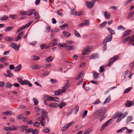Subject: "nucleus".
Returning a JSON list of instances; mask_svg holds the SVG:
<instances>
[{
    "label": "nucleus",
    "instance_id": "nucleus-1",
    "mask_svg": "<svg viewBox=\"0 0 134 134\" xmlns=\"http://www.w3.org/2000/svg\"><path fill=\"white\" fill-rule=\"evenodd\" d=\"M66 84L62 88V89L58 90L55 91V95L58 96L61 94L62 92L64 93L68 89L70 85L69 84V81H66Z\"/></svg>",
    "mask_w": 134,
    "mask_h": 134
},
{
    "label": "nucleus",
    "instance_id": "nucleus-31",
    "mask_svg": "<svg viewBox=\"0 0 134 134\" xmlns=\"http://www.w3.org/2000/svg\"><path fill=\"white\" fill-rule=\"evenodd\" d=\"M59 47H67V44L65 43H63V44L59 43L58 45Z\"/></svg>",
    "mask_w": 134,
    "mask_h": 134
},
{
    "label": "nucleus",
    "instance_id": "nucleus-49",
    "mask_svg": "<svg viewBox=\"0 0 134 134\" xmlns=\"http://www.w3.org/2000/svg\"><path fill=\"white\" fill-rule=\"evenodd\" d=\"M26 131L25 132L26 134H28V133L30 132H32V129H26Z\"/></svg>",
    "mask_w": 134,
    "mask_h": 134
},
{
    "label": "nucleus",
    "instance_id": "nucleus-16",
    "mask_svg": "<svg viewBox=\"0 0 134 134\" xmlns=\"http://www.w3.org/2000/svg\"><path fill=\"white\" fill-rule=\"evenodd\" d=\"M66 47V49L67 50H71L75 49V47L74 46H68L67 45Z\"/></svg>",
    "mask_w": 134,
    "mask_h": 134
},
{
    "label": "nucleus",
    "instance_id": "nucleus-53",
    "mask_svg": "<svg viewBox=\"0 0 134 134\" xmlns=\"http://www.w3.org/2000/svg\"><path fill=\"white\" fill-rule=\"evenodd\" d=\"M43 132L45 133H48L49 132V129L48 128L45 129L43 130Z\"/></svg>",
    "mask_w": 134,
    "mask_h": 134
},
{
    "label": "nucleus",
    "instance_id": "nucleus-40",
    "mask_svg": "<svg viewBox=\"0 0 134 134\" xmlns=\"http://www.w3.org/2000/svg\"><path fill=\"white\" fill-rule=\"evenodd\" d=\"M74 122V121H72L70 123L66 124L65 125L66 126V128H68L72 125Z\"/></svg>",
    "mask_w": 134,
    "mask_h": 134
},
{
    "label": "nucleus",
    "instance_id": "nucleus-3",
    "mask_svg": "<svg viewBox=\"0 0 134 134\" xmlns=\"http://www.w3.org/2000/svg\"><path fill=\"white\" fill-rule=\"evenodd\" d=\"M119 56L118 55H116L110 59H109V62L108 66H110L111 64L113 63L114 62H115L116 60L118 59L119 58Z\"/></svg>",
    "mask_w": 134,
    "mask_h": 134
},
{
    "label": "nucleus",
    "instance_id": "nucleus-33",
    "mask_svg": "<svg viewBox=\"0 0 134 134\" xmlns=\"http://www.w3.org/2000/svg\"><path fill=\"white\" fill-rule=\"evenodd\" d=\"M12 86H13V85L11 84L9 82H7L5 84L6 87L10 89L11 88V87Z\"/></svg>",
    "mask_w": 134,
    "mask_h": 134
},
{
    "label": "nucleus",
    "instance_id": "nucleus-19",
    "mask_svg": "<svg viewBox=\"0 0 134 134\" xmlns=\"http://www.w3.org/2000/svg\"><path fill=\"white\" fill-rule=\"evenodd\" d=\"M98 57L97 54L94 53L91 56L90 58V59H94L98 58Z\"/></svg>",
    "mask_w": 134,
    "mask_h": 134
},
{
    "label": "nucleus",
    "instance_id": "nucleus-32",
    "mask_svg": "<svg viewBox=\"0 0 134 134\" xmlns=\"http://www.w3.org/2000/svg\"><path fill=\"white\" fill-rule=\"evenodd\" d=\"M131 87H129L126 89L124 91V94H125L131 91Z\"/></svg>",
    "mask_w": 134,
    "mask_h": 134
},
{
    "label": "nucleus",
    "instance_id": "nucleus-17",
    "mask_svg": "<svg viewBox=\"0 0 134 134\" xmlns=\"http://www.w3.org/2000/svg\"><path fill=\"white\" fill-rule=\"evenodd\" d=\"M104 15L105 19H109L110 16V13L108 12H106L104 13Z\"/></svg>",
    "mask_w": 134,
    "mask_h": 134
},
{
    "label": "nucleus",
    "instance_id": "nucleus-55",
    "mask_svg": "<svg viewBox=\"0 0 134 134\" xmlns=\"http://www.w3.org/2000/svg\"><path fill=\"white\" fill-rule=\"evenodd\" d=\"M4 129L8 131H12V128L8 127H5Z\"/></svg>",
    "mask_w": 134,
    "mask_h": 134
},
{
    "label": "nucleus",
    "instance_id": "nucleus-12",
    "mask_svg": "<svg viewBox=\"0 0 134 134\" xmlns=\"http://www.w3.org/2000/svg\"><path fill=\"white\" fill-rule=\"evenodd\" d=\"M17 44L16 43H12L9 46L12 48H14L15 50L18 51V48L17 47Z\"/></svg>",
    "mask_w": 134,
    "mask_h": 134
},
{
    "label": "nucleus",
    "instance_id": "nucleus-41",
    "mask_svg": "<svg viewBox=\"0 0 134 134\" xmlns=\"http://www.w3.org/2000/svg\"><path fill=\"white\" fill-rule=\"evenodd\" d=\"M134 41V35H133L131 37L130 40L129 41V43H132Z\"/></svg>",
    "mask_w": 134,
    "mask_h": 134
},
{
    "label": "nucleus",
    "instance_id": "nucleus-43",
    "mask_svg": "<svg viewBox=\"0 0 134 134\" xmlns=\"http://www.w3.org/2000/svg\"><path fill=\"white\" fill-rule=\"evenodd\" d=\"M66 105V103L64 102H62L60 103L59 106L60 108H62L63 107Z\"/></svg>",
    "mask_w": 134,
    "mask_h": 134
},
{
    "label": "nucleus",
    "instance_id": "nucleus-50",
    "mask_svg": "<svg viewBox=\"0 0 134 134\" xmlns=\"http://www.w3.org/2000/svg\"><path fill=\"white\" fill-rule=\"evenodd\" d=\"M134 13V12L133 11H132V12H131L129 13V15L127 16V18H131L132 16Z\"/></svg>",
    "mask_w": 134,
    "mask_h": 134
},
{
    "label": "nucleus",
    "instance_id": "nucleus-29",
    "mask_svg": "<svg viewBox=\"0 0 134 134\" xmlns=\"http://www.w3.org/2000/svg\"><path fill=\"white\" fill-rule=\"evenodd\" d=\"M107 29L109 31V32L111 34L114 35L115 34V32L113 31L112 29L111 28L108 27Z\"/></svg>",
    "mask_w": 134,
    "mask_h": 134
},
{
    "label": "nucleus",
    "instance_id": "nucleus-35",
    "mask_svg": "<svg viewBox=\"0 0 134 134\" xmlns=\"http://www.w3.org/2000/svg\"><path fill=\"white\" fill-rule=\"evenodd\" d=\"M51 66L50 64H43L42 66V67L43 68H46L49 67Z\"/></svg>",
    "mask_w": 134,
    "mask_h": 134
},
{
    "label": "nucleus",
    "instance_id": "nucleus-7",
    "mask_svg": "<svg viewBox=\"0 0 134 134\" xmlns=\"http://www.w3.org/2000/svg\"><path fill=\"white\" fill-rule=\"evenodd\" d=\"M95 3V2L93 1L92 0V1L90 2H86V5L89 8H91L93 6Z\"/></svg>",
    "mask_w": 134,
    "mask_h": 134
},
{
    "label": "nucleus",
    "instance_id": "nucleus-60",
    "mask_svg": "<svg viewBox=\"0 0 134 134\" xmlns=\"http://www.w3.org/2000/svg\"><path fill=\"white\" fill-rule=\"evenodd\" d=\"M7 58L5 57L2 58H0V61L2 62H4L7 60Z\"/></svg>",
    "mask_w": 134,
    "mask_h": 134
},
{
    "label": "nucleus",
    "instance_id": "nucleus-48",
    "mask_svg": "<svg viewBox=\"0 0 134 134\" xmlns=\"http://www.w3.org/2000/svg\"><path fill=\"white\" fill-rule=\"evenodd\" d=\"M84 25H88L90 23V21L89 20H87L85 21V22H83Z\"/></svg>",
    "mask_w": 134,
    "mask_h": 134
},
{
    "label": "nucleus",
    "instance_id": "nucleus-46",
    "mask_svg": "<svg viewBox=\"0 0 134 134\" xmlns=\"http://www.w3.org/2000/svg\"><path fill=\"white\" fill-rule=\"evenodd\" d=\"M75 36L78 37H80L81 36L80 34L76 31L75 30Z\"/></svg>",
    "mask_w": 134,
    "mask_h": 134
},
{
    "label": "nucleus",
    "instance_id": "nucleus-58",
    "mask_svg": "<svg viewBox=\"0 0 134 134\" xmlns=\"http://www.w3.org/2000/svg\"><path fill=\"white\" fill-rule=\"evenodd\" d=\"M107 22L105 21L103 23L100 25V26L101 27H103L105 26L106 25Z\"/></svg>",
    "mask_w": 134,
    "mask_h": 134
},
{
    "label": "nucleus",
    "instance_id": "nucleus-2",
    "mask_svg": "<svg viewBox=\"0 0 134 134\" xmlns=\"http://www.w3.org/2000/svg\"><path fill=\"white\" fill-rule=\"evenodd\" d=\"M126 116V115L125 114H123L121 112H120L115 114L114 115V119L118 118L116 122H119L121 119L125 118Z\"/></svg>",
    "mask_w": 134,
    "mask_h": 134
},
{
    "label": "nucleus",
    "instance_id": "nucleus-15",
    "mask_svg": "<svg viewBox=\"0 0 134 134\" xmlns=\"http://www.w3.org/2000/svg\"><path fill=\"white\" fill-rule=\"evenodd\" d=\"M11 70H8L7 71V72L8 73L7 74H5L4 76L7 77H11L12 76H13V74L10 72Z\"/></svg>",
    "mask_w": 134,
    "mask_h": 134
},
{
    "label": "nucleus",
    "instance_id": "nucleus-20",
    "mask_svg": "<svg viewBox=\"0 0 134 134\" xmlns=\"http://www.w3.org/2000/svg\"><path fill=\"white\" fill-rule=\"evenodd\" d=\"M4 39L6 41H11L14 40V38L9 37H6L4 38Z\"/></svg>",
    "mask_w": 134,
    "mask_h": 134
},
{
    "label": "nucleus",
    "instance_id": "nucleus-6",
    "mask_svg": "<svg viewBox=\"0 0 134 134\" xmlns=\"http://www.w3.org/2000/svg\"><path fill=\"white\" fill-rule=\"evenodd\" d=\"M112 38V36L111 35H108L104 39L103 43H106L108 42H109L111 40Z\"/></svg>",
    "mask_w": 134,
    "mask_h": 134
},
{
    "label": "nucleus",
    "instance_id": "nucleus-21",
    "mask_svg": "<svg viewBox=\"0 0 134 134\" xmlns=\"http://www.w3.org/2000/svg\"><path fill=\"white\" fill-rule=\"evenodd\" d=\"M35 11V9H31L29 10L28 12L27 15H30L34 13V12Z\"/></svg>",
    "mask_w": 134,
    "mask_h": 134
},
{
    "label": "nucleus",
    "instance_id": "nucleus-30",
    "mask_svg": "<svg viewBox=\"0 0 134 134\" xmlns=\"http://www.w3.org/2000/svg\"><path fill=\"white\" fill-rule=\"evenodd\" d=\"M83 76V74L82 72H81L79 74L78 76L76 77V80H78L82 78Z\"/></svg>",
    "mask_w": 134,
    "mask_h": 134
},
{
    "label": "nucleus",
    "instance_id": "nucleus-51",
    "mask_svg": "<svg viewBox=\"0 0 134 134\" xmlns=\"http://www.w3.org/2000/svg\"><path fill=\"white\" fill-rule=\"evenodd\" d=\"M70 14L71 15H76L77 14V13L75 10H72L71 11Z\"/></svg>",
    "mask_w": 134,
    "mask_h": 134
},
{
    "label": "nucleus",
    "instance_id": "nucleus-26",
    "mask_svg": "<svg viewBox=\"0 0 134 134\" xmlns=\"http://www.w3.org/2000/svg\"><path fill=\"white\" fill-rule=\"evenodd\" d=\"M40 47L41 49L43 50L44 49H46L49 47V46L48 45H46L44 44H43L40 45Z\"/></svg>",
    "mask_w": 134,
    "mask_h": 134
},
{
    "label": "nucleus",
    "instance_id": "nucleus-5",
    "mask_svg": "<svg viewBox=\"0 0 134 134\" xmlns=\"http://www.w3.org/2000/svg\"><path fill=\"white\" fill-rule=\"evenodd\" d=\"M32 21H30L28 23L26 24L25 25H24L18 29L17 32H19L21 31L23 29H25L26 28H28L30 24L32 23Z\"/></svg>",
    "mask_w": 134,
    "mask_h": 134
},
{
    "label": "nucleus",
    "instance_id": "nucleus-14",
    "mask_svg": "<svg viewBox=\"0 0 134 134\" xmlns=\"http://www.w3.org/2000/svg\"><path fill=\"white\" fill-rule=\"evenodd\" d=\"M131 30H128L124 32L123 35V37H126L128 36L131 32Z\"/></svg>",
    "mask_w": 134,
    "mask_h": 134
},
{
    "label": "nucleus",
    "instance_id": "nucleus-47",
    "mask_svg": "<svg viewBox=\"0 0 134 134\" xmlns=\"http://www.w3.org/2000/svg\"><path fill=\"white\" fill-rule=\"evenodd\" d=\"M20 127L21 128L23 131L26 130L27 128L26 126L24 125L20 126Z\"/></svg>",
    "mask_w": 134,
    "mask_h": 134
},
{
    "label": "nucleus",
    "instance_id": "nucleus-22",
    "mask_svg": "<svg viewBox=\"0 0 134 134\" xmlns=\"http://www.w3.org/2000/svg\"><path fill=\"white\" fill-rule=\"evenodd\" d=\"M8 17L6 15H4L1 17L0 18V20L2 21L7 20L8 19Z\"/></svg>",
    "mask_w": 134,
    "mask_h": 134
},
{
    "label": "nucleus",
    "instance_id": "nucleus-4",
    "mask_svg": "<svg viewBox=\"0 0 134 134\" xmlns=\"http://www.w3.org/2000/svg\"><path fill=\"white\" fill-rule=\"evenodd\" d=\"M112 119H111L108 120L105 123L103 124L102 126L100 128V131H102L105 128L107 125H109L112 122Z\"/></svg>",
    "mask_w": 134,
    "mask_h": 134
},
{
    "label": "nucleus",
    "instance_id": "nucleus-45",
    "mask_svg": "<svg viewBox=\"0 0 134 134\" xmlns=\"http://www.w3.org/2000/svg\"><path fill=\"white\" fill-rule=\"evenodd\" d=\"M104 109V108H102L99 109L97 110V112H98L99 114H101L103 112V110Z\"/></svg>",
    "mask_w": 134,
    "mask_h": 134
},
{
    "label": "nucleus",
    "instance_id": "nucleus-42",
    "mask_svg": "<svg viewBox=\"0 0 134 134\" xmlns=\"http://www.w3.org/2000/svg\"><path fill=\"white\" fill-rule=\"evenodd\" d=\"M33 125L35 127H39L40 126V124L38 122H35L33 124Z\"/></svg>",
    "mask_w": 134,
    "mask_h": 134
},
{
    "label": "nucleus",
    "instance_id": "nucleus-27",
    "mask_svg": "<svg viewBox=\"0 0 134 134\" xmlns=\"http://www.w3.org/2000/svg\"><path fill=\"white\" fill-rule=\"evenodd\" d=\"M41 68V66H39L38 64L32 65L31 66V68L33 69H40Z\"/></svg>",
    "mask_w": 134,
    "mask_h": 134
},
{
    "label": "nucleus",
    "instance_id": "nucleus-28",
    "mask_svg": "<svg viewBox=\"0 0 134 134\" xmlns=\"http://www.w3.org/2000/svg\"><path fill=\"white\" fill-rule=\"evenodd\" d=\"M13 28V26L6 27L4 29V31L5 32H8L12 30Z\"/></svg>",
    "mask_w": 134,
    "mask_h": 134
},
{
    "label": "nucleus",
    "instance_id": "nucleus-39",
    "mask_svg": "<svg viewBox=\"0 0 134 134\" xmlns=\"http://www.w3.org/2000/svg\"><path fill=\"white\" fill-rule=\"evenodd\" d=\"M63 33L66 37H69L71 35L67 31H64Z\"/></svg>",
    "mask_w": 134,
    "mask_h": 134
},
{
    "label": "nucleus",
    "instance_id": "nucleus-54",
    "mask_svg": "<svg viewBox=\"0 0 134 134\" xmlns=\"http://www.w3.org/2000/svg\"><path fill=\"white\" fill-rule=\"evenodd\" d=\"M126 129V133H127L130 134L133 132V131L132 130L128 129L127 128V129Z\"/></svg>",
    "mask_w": 134,
    "mask_h": 134
},
{
    "label": "nucleus",
    "instance_id": "nucleus-57",
    "mask_svg": "<svg viewBox=\"0 0 134 134\" xmlns=\"http://www.w3.org/2000/svg\"><path fill=\"white\" fill-rule=\"evenodd\" d=\"M133 119V117L132 116H130L127 118V120L128 121L130 122Z\"/></svg>",
    "mask_w": 134,
    "mask_h": 134
},
{
    "label": "nucleus",
    "instance_id": "nucleus-11",
    "mask_svg": "<svg viewBox=\"0 0 134 134\" xmlns=\"http://www.w3.org/2000/svg\"><path fill=\"white\" fill-rule=\"evenodd\" d=\"M17 80L18 82L21 84L23 85H26V80H25L23 81L20 77H18Z\"/></svg>",
    "mask_w": 134,
    "mask_h": 134
},
{
    "label": "nucleus",
    "instance_id": "nucleus-44",
    "mask_svg": "<svg viewBox=\"0 0 134 134\" xmlns=\"http://www.w3.org/2000/svg\"><path fill=\"white\" fill-rule=\"evenodd\" d=\"M41 112L42 115H44V116L47 115V113L44 109H42L41 110Z\"/></svg>",
    "mask_w": 134,
    "mask_h": 134
},
{
    "label": "nucleus",
    "instance_id": "nucleus-9",
    "mask_svg": "<svg viewBox=\"0 0 134 134\" xmlns=\"http://www.w3.org/2000/svg\"><path fill=\"white\" fill-rule=\"evenodd\" d=\"M92 73L93 74V77L94 80H96L98 78L99 74L95 71H93Z\"/></svg>",
    "mask_w": 134,
    "mask_h": 134
},
{
    "label": "nucleus",
    "instance_id": "nucleus-63",
    "mask_svg": "<svg viewBox=\"0 0 134 134\" xmlns=\"http://www.w3.org/2000/svg\"><path fill=\"white\" fill-rule=\"evenodd\" d=\"M94 115L97 118L99 117L101 115L100 114H99V113L97 112V111L94 113Z\"/></svg>",
    "mask_w": 134,
    "mask_h": 134
},
{
    "label": "nucleus",
    "instance_id": "nucleus-10",
    "mask_svg": "<svg viewBox=\"0 0 134 134\" xmlns=\"http://www.w3.org/2000/svg\"><path fill=\"white\" fill-rule=\"evenodd\" d=\"M134 104V102H131L129 100H127L126 102L125 105L127 107H130Z\"/></svg>",
    "mask_w": 134,
    "mask_h": 134
},
{
    "label": "nucleus",
    "instance_id": "nucleus-8",
    "mask_svg": "<svg viewBox=\"0 0 134 134\" xmlns=\"http://www.w3.org/2000/svg\"><path fill=\"white\" fill-rule=\"evenodd\" d=\"M92 50V48L91 47H87L86 49H85L82 52V54L83 55L87 54L88 53V52Z\"/></svg>",
    "mask_w": 134,
    "mask_h": 134
},
{
    "label": "nucleus",
    "instance_id": "nucleus-25",
    "mask_svg": "<svg viewBox=\"0 0 134 134\" xmlns=\"http://www.w3.org/2000/svg\"><path fill=\"white\" fill-rule=\"evenodd\" d=\"M53 57L52 56H51L45 59V61L47 62H51L53 60Z\"/></svg>",
    "mask_w": 134,
    "mask_h": 134
},
{
    "label": "nucleus",
    "instance_id": "nucleus-13",
    "mask_svg": "<svg viewBox=\"0 0 134 134\" xmlns=\"http://www.w3.org/2000/svg\"><path fill=\"white\" fill-rule=\"evenodd\" d=\"M44 98L45 100L47 101L53 100L52 97L49 95H44Z\"/></svg>",
    "mask_w": 134,
    "mask_h": 134
},
{
    "label": "nucleus",
    "instance_id": "nucleus-61",
    "mask_svg": "<svg viewBox=\"0 0 134 134\" xmlns=\"http://www.w3.org/2000/svg\"><path fill=\"white\" fill-rule=\"evenodd\" d=\"M16 16V15H14L11 14L9 15V17L13 19H15Z\"/></svg>",
    "mask_w": 134,
    "mask_h": 134
},
{
    "label": "nucleus",
    "instance_id": "nucleus-23",
    "mask_svg": "<svg viewBox=\"0 0 134 134\" xmlns=\"http://www.w3.org/2000/svg\"><path fill=\"white\" fill-rule=\"evenodd\" d=\"M21 68V65H19L16 67L14 69L15 71L17 72L19 71Z\"/></svg>",
    "mask_w": 134,
    "mask_h": 134
},
{
    "label": "nucleus",
    "instance_id": "nucleus-38",
    "mask_svg": "<svg viewBox=\"0 0 134 134\" xmlns=\"http://www.w3.org/2000/svg\"><path fill=\"white\" fill-rule=\"evenodd\" d=\"M59 31L60 30L59 29L55 28L54 29H52L51 30V33H52L54 32H59Z\"/></svg>",
    "mask_w": 134,
    "mask_h": 134
},
{
    "label": "nucleus",
    "instance_id": "nucleus-56",
    "mask_svg": "<svg viewBox=\"0 0 134 134\" xmlns=\"http://www.w3.org/2000/svg\"><path fill=\"white\" fill-rule=\"evenodd\" d=\"M122 29L123 30H125L126 29V28L122 26H119L117 28V29L118 30H120Z\"/></svg>",
    "mask_w": 134,
    "mask_h": 134
},
{
    "label": "nucleus",
    "instance_id": "nucleus-64",
    "mask_svg": "<svg viewBox=\"0 0 134 134\" xmlns=\"http://www.w3.org/2000/svg\"><path fill=\"white\" fill-rule=\"evenodd\" d=\"M32 132L33 134H37L38 133V131L37 129H35L34 130L32 129Z\"/></svg>",
    "mask_w": 134,
    "mask_h": 134
},
{
    "label": "nucleus",
    "instance_id": "nucleus-52",
    "mask_svg": "<svg viewBox=\"0 0 134 134\" xmlns=\"http://www.w3.org/2000/svg\"><path fill=\"white\" fill-rule=\"evenodd\" d=\"M26 85H27L30 87L32 86V84L29 81L26 80Z\"/></svg>",
    "mask_w": 134,
    "mask_h": 134
},
{
    "label": "nucleus",
    "instance_id": "nucleus-62",
    "mask_svg": "<svg viewBox=\"0 0 134 134\" xmlns=\"http://www.w3.org/2000/svg\"><path fill=\"white\" fill-rule=\"evenodd\" d=\"M104 68L103 66H101L100 68L99 71L100 72L102 73L104 71Z\"/></svg>",
    "mask_w": 134,
    "mask_h": 134
},
{
    "label": "nucleus",
    "instance_id": "nucleus-34",
    "mask_svg": "<svg viewBox=\"0 0 134 134\" xmlns=\"http://www.w3.org/2000/svg\"><path fill=\"white\" fill-rule=\"evenodd\" d=\"M111 100V98L110 96H109L106 99L105 101L103 103L104 104L109 103Z\"/></svg>",
    "mask_w": 134,
    "mask_h": 134
},
{
    "label": "nucleus",
    "instance_id": "nucleus-18",
    "mask_svg": "<svg viewBox=\"0 0 134 134\" xmlns=\"http://www.w3.org/2000/svg\"><path fill=\"white\" fill-rule=\"evenodd\" d=\"M49 106L50 107L55 108L58 107L59 106V104L57 103H52L49 104Z\"/></svg>",
    "mask_w": 134,
    "mask_h": 134
},
{
    "label": "nucleus",
    "instance_id": "nucleus-37",
    "mask_svg": "<svg viewBox=\"0 0 134 134\" xmlns=\"http://www.w3.org/2000/svg\"><path fill=\"white\" fill-rule=\"evenodd\" d=\"M33 100L34 101V104L35 105H37L38 103V101L36 99L34 98L33 99Z\"/></svg>",
    "mask_w": 134,
    "mask_h": 134
},
{
    "label": "nucleus",
    "instance_id": "nucleus-36",
    "mask_svg": "<svg viewBox=\"0 0 134 134\" xmlns=\"http://www.w3.org/2000/svg\"><path fill=\"white\" fill-rule=\"evenodd\" d=\"M125 129H127V127H125L122 128L121 129L118 130L116 132L118 133H120L122 132Z\"/></svg>",
    "mask_w": 134,
    "mask_h": 134
},
{
    "label": "nucleus",
    "instance_id": "nucleus-24",
    "mask_svg": "<svg viewBox=\"0 0 134 134\" xmlns=\"http://www.w3.org/2000/svg\"><path fill=\"white\" fill-rule=\"evenodd\" d=\"M2 114L3 115H9L13 114V113L11 111H8L3 112Z\"/></svg>",
    "mask_w": 134,
    "mask_h": 134
},
{
    "label": "nucleus",
    "instance_id": "nucleus-59",
    "mask_svg": "<svg viewBox=\"0 0 134 134\" xmlns=\"http://www.w3.org/2000/svg\"><path fill=\"white\" fill-rule=\"evenodd\" d=\"M57 14L59 16H63V14L60 12V10H58L57 11Z\"/></svg>",
    "mask_w": 134,
    "mask_h": 134
}]
</instances>
